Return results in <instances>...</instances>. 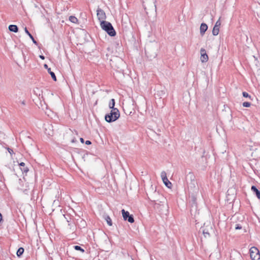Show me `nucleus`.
<instances>
[{"mask_svg":"<svg viewBox=\"0 0 260 260\" xmlns=\"http://www.w3.org/2000/svg\"><path fill=\"white\" fill-rule=\"evenodd\" d=\"M9 30L10 31L17 32L18 31V28L17 25L11 24L9 26Z\"/></svg>","mask_w":260,"mask_h":260,"instance_id":"9b49d317","label":"nucleus"},{"mask_svg":"<svg viewBox=\"0 0 260 260\" xmlns=\"http://www.w3.org/2000/svg\"><path fill=\"white\" fill-rule=\"evenodd\" d=\"M163 182L167 187H168L169 188H171L172 184L171 182L168 179V178L167 179V180H164Z\"/></svg>","mask_w":260,"mask_h":260,"instance_id":"f3484780","label":"nucleus"},{"mask_svg":"<svg viewBox=\"0 0 260 260\" xmlns=\"http://www.w3.org/2000/svg\"><path fill=\"white\" fill-rule=\"evenodd\" d=\"M75 142V141H74V140H73L72 141V142H73H73Z\"/></svg>","mask_w":260,"mask_h":260,"instance_id":"c9c22d12","label":"nucleus"},{"mask_svg":"<svg viewBox=\"0 0 260 260\" xmlns=\"http://www.w3.org/2000/svg\"><path fill=\"white\" fill-rule=\"evenodd\" d=\"M202 232H203V234H204L205 237H207L208 236H209V235H210L209 233L207 231H206L204 229L202 230Z\"/></svg>","mask_w":260,"mask_h":260,"instance_id":"5701e85b","label":"nucleus"},{"mask_svg":"<svg viewBox=\"0 0 260 260\" xmlns=\"http://www.w3.org/2000/svg\"><path fill=\"white\" fill-rule=\"evenodd\" d=\"M104 219H105V220L107 221V224L109 225V226H112V220L111 219V218L110 217V216L109 215H105L104 216Z\"/></svg>","mask_w":260,"mask_h":260,"instance_id":"ddd939ff","label":"nucleus"},{"mask_svg":"<svg viewBox=\"0 0 260 260\" xmlns=\"http://www.w3.org/2000/svg\"><path fill=\"white\" fill-rule=\"evenodd\" d=\"M85 144H86V145H90V144H91V141H90L89 140H87V141H86V142H85Z\"/></svg>","mask_w":260,"mask_h":260,"instance_id":"cd10ccee","label":"nucleus"},{"mask_svg":"<svg viewBox=\"0 0 260 260\" xmlns=\"http://www.w3.org/2000/svg\"><path fill=\"white\" fill-rule=\"evenodd\" d=\"M242 94H243V96L245 98H251V96L250 95H249V94L246 92H245V91L243 92Z\"/></svg>","mask_w":260,"mask_h":260,"instance_id":"393cba45","label":"nucleus"},{"mask_svg":"<svg viewBox=\"0 0 260 260\" xmlns=\"http://www.w3.org/2000/svg\"><path fill=\"white\" fill-rule=\"evenodd\" d=\"M74 249L76 250H78V251H81L82 253H83L84 252V250L81 248L80 246H78V245H76V246H74Z\"/></svg>","mask_w":260,"mask_h":260,"instance_id":"4be33fe9","label":"nucleus"},{"mask_svg":"<svg viewBox=\"0 0 260 260\" xmlns=\"http://www.w3.org/2000/svg\"><path fill=\"white\" fill-rule=\"evenodd\" d=\"M2 220H3L2 215L0 213V223L2 221Z\"/></svg>","mask_w":260,"mask_h":260,"instance_id":"c756f323","label":"nucleus"},{"mask_svg":"<svg viewBox=\"0 0 260 260\" xmlns=\"http://www.w3.org/2000/svg\"><path fill=\"white\" fill-rule=\"evenodd\" d=\"M116 45H117V46H118V45H119V43H117V44H116Z\"/></svg>","mask_w":260,"mask_h":260,"instance_id":"e433bc0d","label":"nucleus"},{"mask_svg":"<svg viewBox=\"0 0 260 260\" xmlns=\"http://www.w3.org/2000/svg\"><path fill=\"white\" fill-rule=\"evenodd\" d=\"M160 175H161V177L162 181H164L165 180H167V174L165 171L161 172Z\"/></svg>","mask_w":260,"mask_h":260,"instance_id":"412c9836","label":"nucleus"},{"mask_svg":"<svg viewBox=\"0 0 260 260\" xmlns=\"http://www.w3.org/2000/svg\"><path fill=\"white\" fill-rule=\"evenodd\" d=\"M40 57L42 59H45V57H44L43 55H40Z\"/></svg>","mask_w":260,"mask_h":260,"instance_id":"473e14b6","label":"nucleus"},{"mask_svg":"<svg viewBox=\"0 0 260 260\" xmlns=\"http://www.w3.org/2000/svg\"><path fill=\"white\" fill-rule=\"evenodd\" d=\"M69 20L70 21H71L72 22H73L74 23H77L78 22V19L74 16H70Z\"/></svg>","mask_w":260,"mask_h":260,"instance_id":"a211bd4d","label":"nucleus"},{"mask_svg":"<svg viewBox=\"0 0 260 260\" xmlns=\"http://www.w3.org/2000/svg\"><path fill=\"white\" fill-rule=\"evenodd\" d=\"M46 133L47 134L49 135H52L53 134V131L47 132H46Z\"/></svg>","mask_w":260,"mask_h":260,"instance_id":"c85d7f7f","label":"nucleus"},{"mask_svg":"<svg viewBox=\"0 0 260 260\" xmlns=\"http://www.w3.org/2000/svg\"><path fill=\"white\" fill-rule=\"evenodd\" d=\"M243 106L244 107H249L251 105V103L247 102H245L242 104Z\"/></svg>","mask_w":260,"mask_h":260,"instance_id":"b1692460","label":"nucleus"},{"mask_svg":"<svg viewBox=\"0 0 260 260\" xmlns=\"http://www.w3.org/2000/svg\"><path fill=\"white\" fill-rule=\"evenodd\" d=\"M120 116L119 111L118 109H113L110 113L105 116V120L108 122H112L116 121Z\"/></svg>","mask_w":260,"mask_h":260,"instance_id":"f257e3e1","label":"nucleus"},{"mask_svg":"<svg viewBox=\"0 0 260 260\" xmlns=\"http://www.w3.org/2000/svg\"><path fill=\"white\" fill-rule=\"evenodd\" d=\"M96 15L98 20L100 21V24L102 22H106L105 20L106 19V15L105 12L101 8H98L96 10Z\"/></svg>","mask_w":260,"mask_h":260,"instance_id":"20e7f679","label":"nucleus"},{"mask_svg":"<svg viewBox=\"0 0 260 260\" xmlns=\"http://www.w3.org/2000/svg\"><path fill=\"white\" fill-rule=\"evenodd\" d=\"M238 258L239 260H242V257L240 254H238Z\"/></svg>","mask_w":260,"mask_h":260,"instance_id":"2f4dec72","label":"nucleus"},{"mask_svg":"<svg viewBox=\"0 0 260 260\" xmlns=\"http://www.w3.org/2000/svg\"><path fill=\"white\" fill-rule=\"evenodd\" d=\"M207 29H208L207 25L205 23H202L201 24L200 28L201 35L203 36L205 34V33L206 31V30H207Z\"/></svg>","mask_w":260,"mask_h":260,"instance_id":"6e6552de","label":"nucleus"},{"mask_svg":"<svg viewBox=\"0 0 260 260\" xmlns=\"http://www.w3.org/2000/svg\"><path fill=\"white\" fill-rule=\"evenodd\" d=\"M126 220H127L130 223H133L135 221L134 217L133 215H130L128 216V217L127 218Z\"/></svg>","mask_w":260,"mask_h":260,"instance_id":"aec40b11","label":"nucleus"},{"mask_svg":"<svg viewBox=\"0 0 260 260\" xmlns=\"http://www.w3.org/2000/svg\"><path fill=\"white\" fill-rule=\"evenodd\" d=\"M160 194L158 192L155 190L152 193L150 194V196L149 197V199L152 201L155 202L158 201V199L156 198V196H159Z\"/></svg>","mask_w":260,"mask_h":260,"instance_id":"0eeeda50","label":"nucleus"},{"mask_svg":"<svg viewBox=\"0 0 260 260\" xmlns=\"http://www.w3.org/2000/svg\"><path fill=\"white\" fill-rule=\"evenodd\" d=\"M201 60L202 62H206L208 60V56L206 53V50L204 48H201Z\"/></svg>","mask_w":260,"mask_h":260,"instance_id":"423d86ee","label":"nucleus"},{"mask_svg":"<svg viewBox=\"0 0 260 260\" xmlns=\"http://www.w3.org/2000/svg\"><path fill=\"white\" fill-rule=\"evenodd\" d=\"M50 127H51V125H48V128H49Z\"/></svg>","mask_w":260,"mask_h":260,"instance_id":"f704fd0d","label":"nucleus"},{"mask_svg":"<svg viewBox=\"0 0 260 260\" xmlns=\"http://www.w3.org/2000/svg\"><path fill=\"white\" fill-rule=\"evenodd\" d=\"M22 104H23V105H25V102H24V101L22 102Z\"/></svg>","mask_w":260,"mask_h":260,"instance_id":"72a5a7b5","label":"nucleus"},{"mask_svg":"<svg viewBox=\"0 0 260 260\" xmlns=\"http://www.w3.org/2000/svg\"><path fill=\"white\" fill-rule=\"evenodd\" d=\"M250 255L252 260H259L260 253L258 249L255 247H252L250 249Z\"/></svg>","mask_w":260,"mask_h":260,"instance_id":"7ed1b4c3","label":"nucleus"},{"mask_svg":"<svg viewBox=\"0 0 260 260\" xmlns=\"http://www.w3.org/2000/svg\"><path fill=\"white\" fill-rule=\"evenodd\" d=\"M122 216L124 220H126L127 218L129 215V213L128 211H125L124 209L121 210Z\"/></svg>","mask_w":260,"mask_h":260,"instance_id":"2eb2a0df","label":"nucleus"},{"mask_svg":"<svg viewBox=\"0 0 260 260\" xmlns=\"http://www.w3.org/2000/svg\"><path fill=\"white\" fill-rule=\"evenodd\" d=\"M19 165L20 166V169L22 172L26 173L28 171V168L25 166V164L24 162H22L20 163Z\"/></svg>","mask_w":260,"mask_h":260,"instance_id":"f8f14e48","label":"nucleus"},{"mask_svg":"<svg viewBox=\"0 0 260 260\" xmlns=\"http://www.w3.org/2000/svg\"><path fill=\"white\" fill-rule=\"evenodd\" d=\"M251 190L254 192L258 199H260V191L255 186H251Z\"/></svg>","mask_w":260,"mask_h":260,"instance_id":"9d476101","label":"nucleus"},{"mask_svg":"<svg viewBox=\"0 0 260 260\" xmlns=\"http://www.w3.org/2000/svg\"><path fill=\"white\" fill-rule=\"evenodd\" d=\"M235 229L236 230L241 229H242V226L240 225H239V224H237Z\"/></svg>","mask_w":260,"mask_h":260,"instance_id":"a878e982","label":"nucleus"},{"mask_svg":"<svg viewBox=\"0 0 260 260\" xmlns=\"http://www.w3.org/2000/svg\"><path fill=\"white\" fill-rule=\"evenodd\" d=\"M24 30H25V32H26V34H27L28 35V36L29 37V38L31 39L33 43L35 44H37V42L35 40L33 36L29 33V32L28 31V30H27L26 27H25Z\"/></svg>","mask_w":260,"mask_h":260,"instance_id":"4468645a","label":"nucleus"},{"mask_svg":"<svg viewBox=\"0 0 260 260\" xmlns=\"http://www.w3.org/2000/svg\"><path fill=\"white\" fill-rule=\"evenodd\" d=\"M44 67L45 69H46L48 71V72L50 74L53 80L55 81H56V76L53 72H52L51 70V69L48 68V66L46 64H45L44 65Z\"/></svg>","mask_w":260,"mask_h":260,"instance_id":"1a4fd4ad","label":"nucleus"},{"mask_svg":"<svg viewBox=\"0 0 260 260\" xmlns=\"http://www.w3.org/2000/svg\"><path fill=\"white\" fill-rule=\"evenodd\" d=\"M115 104V100L112 99L111 100L109 103V107L110 109H111L112 110L113 109H116V108H114Z\"/></svg>","mask_w":260,"mask_h":260,"instance_id":"dca6fc26","label":"nucleus"},{"mask_svg":"<svg viewBox=\"0 0 260 260\" xmlns=\"http://www.w3.org/2000/svg\"><path fill=\"white\" fill-rule=\"evenodd\" d=\"M80 141H81V143H84V141L83 138H81L80 139Z\"/></svg>","mask_w":260,"mask_h":260,"instance_id":"7c9ffc66","label":"nucleus"},{"mask_svg":"<svg viewBox=\"0 0 260 260\" xmlns=\"http://www.w3.org/2000/svg\"><path fill=\"white\" fill-rule=\"evenodd\" d=\"M8 150L9 152L11 154H12V153H13V150H12V149H10V148H8Z\"/></svg>","mask_w":260,"mask_h":260,"instance_id":"bb28decb","label":"nucleus"},{"mask_svg":"<svg viewBox=\"0 0 260 260\" xmlns=\"http://www.w3.org/2000/svg\"><path fill=\"white\" fill-rule=\"evenodd\" d=\"M221 25L220 18L216 21L213 29L212 30V34L214 36H217L219 31V27Z\"/></svg>","mask_w":260,"mask_h":260,"instance_id":"39448f33","label":"nucleus"},{"mask_svg":"<svg viewBox=\"0 0 260 260\" xmlns=\"http://www.w3.org/2000/svg\"><path fill=\"white\" fill-rule=\"evenodd\" d=\"M24 252V249L22 247L19 248L17 251V255L18 257L21 256Z\"/></svg>","mask_w":260,"mask_h":260,"instance_id":"6ab92c4d","label":"nucleus"},{"mask_svg":"<svg viewBox=\"0 0 260 260\" xmlns=\"http://www.w3.org/2000/svg\"><path fill=\"white\" fill-rule=\"evenodd\" d=\"M100 25L102 28L105 30L109 36L114 37L116 35V31L110 22H102Z\"/></svg>","mask_w":260,"mask_h":260,"instance_id":"f03ea898","label":"nucleus"}]
</instances>
